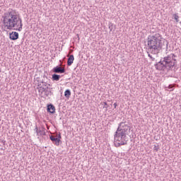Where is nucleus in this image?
<instances>
[{
	"label": "nucleus",
	"mask_w": 181,
	"mask_h": 181,
	"mask_svg": "<svg viewBox=\"0 0 181 181\" xmlns=\"http://www.w3.org/2000/svg\"><path fill=\"white\" fill-rule=\"evenodd\" d=\"M3 18V25L5 29L8 30H18L21 32L22 30V18L18 16L16 11L10 10L7 13H5Z\"/></svg>",
	"instance_id": "nucleus-1"
},
{
	"label": "nucleus",
	"mask_w": 181,
	"mask_h": 181,
	"mask_svg": "<svg viewBox=\"0 0 181 181\" xmlns=\"http://www.w3.org/2000/svg\"><path fill=\"white\" fill-rule=\"evenodd\" d=\"M177 63L176 55L175 54H170L161 58L160 62L154 64V67L156 70L165 71V70H172Z\"/></svg>",
	"instance_id": "nucleus-2"
},
{
	"label": "nucleus",
	"mask_w": 181,
	"mask_h": 181,
	"mask_svg": "<svg viewBox=\"0 0 181 181\" xmlns=\"http://www.w3.org/2000/svg\"><path fill=\"white\" fill-rule=\"evenodd\" d=\"M160 39H162V36L159 33H156L148 37L147 45L151 54H158L160 50H162V40Z\"/></svg>",
	"instance_id": "nucleus-3"
},
{
	"label": "nucleus",
	"mask_w": 181,
	"mask_h": 181,
	"mask_svg": "<svg viewBox=\"0 0 181 181\" xmlns=\"http://www.w3.org/2000/svg\"><path fill=\"white\" fill-rule=\"evenodd\" d=\"M127 135L128 133L117 129L115 134V145L117 148L122 145H127Z\"/></svg>",
	"instance_id": "nucleus-4"
},
{
	"label": "nucleus",
	"mask_w": 181,
	"mask_h": 181,
	"mask_svg": "<svg viewBox=\"0 0 181 181\" xmlns=\"http://www.w3.org/2000/svg\"><path fill=\"white\" fill-rule=\"evenodd\" d=\"M117 129L128 134V132L131 131V126L128 124L127 122H122L119 124Z\"/></svg>",
	"instance_id": "nucleus-5"
},
{
	"label": "nucleus",
	"mask_w": 181,
	"mask_h": 181,
	"mask_svg": "<svg viewBox=\"0 0 181 181\" xmlns=\"http://www.w3.org/2000/svg\"><path fill=\"white\" fill-rule=\"evenodd\" d=\"M52 71L53 73H59L60 74H63V73H66V69L60 66H57L53 68Z\"/></svg>",
	"instance_id": "nucleus-6"
},
{
	"label": "nucleus",
	"mask_w": 181,
	"mask_h": 181,
	"mask_svg": "<svg viewBox=\"0 0 181 181\" xmlns=\"http://www.w3.org/2000/svg\"><path fill=\"white\" fill-rule=\"evenodd\" d=\"M9 37L11 40H18V39H19V33L16 32H12L9 34Z\"/></svg>",
	"instance_id": "nucleus-7"
},
{
	"label": "nucleus",
	"mask_w": 181,
	"mask_h": 181,
	"mask_svg": "<svg viewBox=\"0 0 181 181\" xmlns=\"http://www.w3.org/2000/svg\"><path fill=\"white\" fill-rule=\"evenodd\" d=\"M47 111L50 114H54V112H56V107H54V105L52 104L48 105Z\"/></svg>",
	"instance_id": "nucleus-8"
},
{
	"label": "nucleus",
	"mask_w": 181,
	"mask_h": 181,
	"mask_svg": "<svg viewBox=\"0 0 181 181\" xmlns=\"http://www.w3.org/2000/svg\"><path fill=\"white\" fill-rule=\"evenodd\" d=\"M50 139L54 144L57 146H59L60 145V139H57V137H54V136H50Z\"/></svg>",
	"instance_id": "nucleus-9"
},
{
	"label": "nucleus",
	"mask_w": 181,
	"mask_h": 181,
	"mask_svg": "<svg viewBox=\"0 0 181 181\" xmlns=\"http://www.w3.org/2000/svg\"><path fill=\"white\" fill-rule=\"evenodd\" d=\"M68 61H67V66H71L73 64V62H74V55H67Z\"/></svg>",
	"instance_id": "nucleus-10"
},
{
	"label": "nucleus",
	"mask_w": 181,
	"mask_h": 181,
	"mask_svg": "<svg viewBox=\"0 0 181 181\" xmlns=\"http://www.w3.org/2000/svg\"><path fill=\"white\" fill-rule=\"evenodd\" d=\"M44 93L46 95V97H49V95H52V93L50 88H49L48 86H47L44 90Z\"/></svg>",
	"instance_id": "nucleus-11"
},
{
	"label": "nucleus",
	"mask_w": 181,
	"mask_h": 181,
	"mask_svg": "<svg viewBox=\"0 0 181 181\" xmlns=\"http://www.w3.org/2000/svg\"><path fill=\"white\" fill-rule=\"evenodd\" d=\"M52 80L53 81H59V80H60V75H57L56 74H54L52 75Z\"/></svg>",
	"instance_id": "nucleus-12"
},
{
	"label": "nucleus",
	"mask_w": 181,
	"mask_h": 181,
	"mask_svg": "<svg viewBox=\"0 0 181 181\" xmlns=\"http://www.w3.org/2000/svg\"><path fill=\"white\" fill-rule=\"evenodd\" d=\"M70 95H71V92H70V90H69V89L66 90L64 92V96L66 98H69L70 97Z\"/></svg>",
	"instance_id": "nucleus-13"
},
{
	"label": "nucleus",
	"mask_w": 181,
	"mask_h": 181,
	"mask_svg": "<svg viewBox=\"0 0 181 181\" xmlns=\"http://www.w3.org/2000/svg\"><path fill=\"white\" fill-rule=\"evenodd\" d=\"M46 88L43 87V86H38V91L40 93V94H43L45 93V90Z\"/></svg>",
	"instance_id": "nucleus-14"
},
{
	"label": "nucleus",
	"mask_w": 181,
	"mask_h": 181,
	"mask_svg": "<svg viewBox=\"0 0 181 181\" xmlns=\"http://www.w3.org/2000/svg\"><path fill=\"white\" fill-rule=\"evenodd\" d=\"M42 87H47V83L42 81L40 83H38V86H42Z\"/></svg>",
	"instance_id": "nucleus-15"
},
{
	"label": "nucleus",
	"mask_w": 181,
	"mask_h": 181,
	"mask_svg": "<svg viewBox=\"0 0 181 181\" xmlns=\"http://www.w3.org/2000/svg\"><path fill=\"white\" fill-rule=\"evenodd\" d=\"M34 131H35L37 136H39V134H42V130H39V129H37V126L35 127Z\"/></svg>",
	"instance_id": "nucleus-16"
},
{
	"label": "nucleus",
	"mask_w": 181,
	"mask_h": 181,
	"mask_svg": "<svg viewBox=\"0 0 181 181\" xmlns=\"http://www.w3.org/2000/svg\"><path fill=\"white\" fill-rule=\"evenodd\" d=\"M108 26H109V29H110V33H111V32H112V29H114L112 23H110Z\"/></svg>",
	"instance_id": "nucleus-17"
},
{
	"label": "nucleus",
	"mask_w": 181,
	"mask_h": 181,
	"mask_svg": "<svg viewBox=\"0 0 181 181\" xmlns=\"http://www.w3.org/2000/svg\"><path fill=\"white\" fill-rule=\"evenodd\" d=\"M100 105H103V108H105V110H107V109L108 108V105H107V104L106 102H102V103H100Z\"/></svg>",
	"instance_id": "nucleus-18"
},
{
	"label": "nucleus",
	"mask_w": 181,
	"mask_h": 181,
	"mask_svg": "<svg viewBox=\"0 0 181 181\" xmlns=\"http://www.w3.org/2000/svg\"><path fill=\"white\" fill-rule=\"evenodd\" d=\"M153 149L156 152H158V151H159V145H154Z\"/></svg>",
	"instance_id": "nucleus-19"
},
{
	"label": "nucleus",
	"mask_w": 181,
	"mask_h": 181,
	"mask_svg": "<svg viewBox=\"0 0 181 181\" xmlns=\"http://www.w3.org/2000/svg\"><path fill=\"white\" fill-rule=\"evenodd\" d=\"M147 53H148V57H150V59H151V61L155 62V58L153 57L152 55H151V54L149 52H147Z\"/></svg>",
	"instance_id": "nucleus-20"
},
{
	"label": "nucleus",
	"mask_w": 181,
	"mask_h": 181,
	"mask_svg": "<svg viewBox=\"0 0 181 181\" xmlns=\"http://www.w3.org/2000/svg\"><path fill=\"white\" fill-rule=\"evenodd\" d=\"M174 18L176 21V22H179V16H177V14H175Z\"/></svg>",
	"instance_id": "nucleus-21"
},
{
	"label": "nucleus",
	"mask_w": 181,
	"mask_h": 181,
	"mask_svg": "<svg viewBox=\"0 0 181 181\" xmlns=\"http://www.w3.org/2000/svg\"><path fill=\"white\" fill-rule=\"evenodd\" d=\"M57 139H59V141H60V139H62V134L60 133L59 134H57Z\"/></svg>",
	"instance_id": "nucleus-22"
},
{
	"label": "nucleus",
	"mask_w": 181,
	"mask_h": 181,
	"mask_svg": "<svg viewBox=\"0 0 181 181\" xmlns=\"http://www.w3.org/2000/svg\"><path fill=\"white\" fill-rule=\"evenodd\" d=\"M113 105H114V107H115V108H117V103H114Z\"/></svg>",
	"instance_id": "nucleus-23"
}]
</instances>
